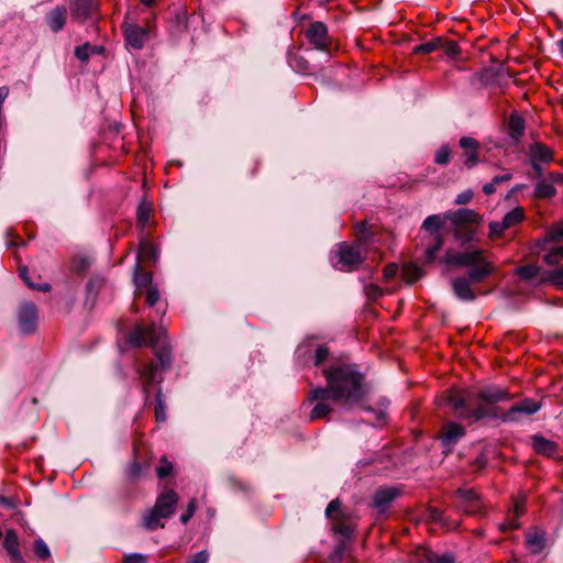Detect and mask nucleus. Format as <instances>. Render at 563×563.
<instances>
[{
    "label": "nucleus",
    "mask_w": 563,
    "mask_h": 563,
    "mask_svg": "<svg viewBox=\"0 0 563 563\" xmlns=\"http://www.w3.org/2000/svg\"><path fill=\"white\" fill-rule=\"evenodd\" d=\"M327 379L325 388H316L308 400L317 401L310 419H319L332 410L329 401L336 400L343 405L358 402L363 397V377L352 365H334L323 371Z\"/></svg>",
    "instance_id": "1"
},
{
    "label": "nucleus",
    "mask_w": 563,
    "mask_h": 563,
    "mask_svg": "<svg viewBox=\"0 0 563 563\" xmlns=\"http://www.w3.org/2000/svg\"><path fill=\"white\" fill-rule=\"evenodd\" d=\"M165 335L166 332L163 328L156 329L154 324L150 327L137 324L129 333L126 339L128 343L134 347L143 345L155 347L157 362L151 361L137 367L139 378L141 380L145 398L148 397L152 385L161 383V372L169 367L172 364L170 349L165 342Z\"/></svg>",
    "instance_id": "2"
},
{
    "label": "nucleus",
    "mask_w": 563,
    "mask_h": 563,
    "mask_svg": "<svg viewBox=\"0 0 563 563\" xmlns=\"http://www.w3.org/2000/svg\"><path fill=\"white\" fill-rule=\"evenodd\" d=\"M448 404L453 408L456 415L464 420L477 421L486 417L496 416L494 409L484 404L475 406L474 394L463 390H449Z\"/></svg>",
    "instance_id": "3"
},
{
    "label": "nucleus",
    "mask_w": 563,
    "mask_h": 563,
    "mask_svg": "<svg viewBox=\"0 0 563 563\" xmlns=\"http://www.w3.org/2000/svg\"><path fill=\"white\" fill-rule=\"evenodd\" d=\"M178 503V495L173 489L163 490L152 509H150L143 519V525L148 530H156L157 528H163L164 525L161 523V519L170 517L176 508Z\"/></svg>",
    "instance_id": "4"
},
{
    "label": "nucleus",
    "mask_w": 563,
    "mask_h": 563,
    "mask_svg": "<svg viewBox=\"0 0 563 563\" xmlns=\"http://www.w3.org/2000/svg\"><path fill=\"white\" fill-rule=\"evenodd\" d=\"M454 225V235L461 241H471L479 223V216L471 209H460L446 216Z\"/></svg>",
    "instance_id": "5"
},
{
    "label": "nucleus",
    "mask_w": 563,
    "mask_h": 563,
    "mask_svg": "<svg viewBox=\"0 0 563 563\" xmlns=\"http://www.w3.org/2000/svg\"><path fill=\"white\" fill-rule=\"evenodd\" d=\"M443 227V221L440 216H429L422 224V228L430 233L431 244H429L424 252V261L427 263L433 262L437 253L443 245V239L439 234V230Z\"/></svg>",
    "instance_id": "6"
},
{
    "label": "nucleus",
    "mask_w": 563,
    "mask_h": 563,
    "mask_svg": "<svg viewBox=\"0 0 563 563\" xmlns=\"http://www.w3.org/2000/svg\"><path fill=\"white\" fill-rule=\"evenodd\" d=\"M306 38L309 44L321 52L330 53L332 49V38L329 35L328 27L323 22L317 21L306 30Z\"/></svg>",
    "instance_id": "7"
},
{
    "label": "nucleus",
    "mask_w": 563,
    "mask_h": 563,
    "mask_svg": "<svg viewBox=\"0 0 563 563\" xmlns=\"http://www.w3.org/2000/svg\"><path fill=\"white\" fill-rule=\"evenodd\" d=\"M338 257L339 261L336 263V266L341 271H354L364 258L362 254L361 243H356L354 245H350L346 243L339 244Z\"/></svg>",
    "instance_id": "8"
},
{
    "label": "nucleus",
    "mask_w": 563,
    "mask_h": 563,
    "mask_svg": "<svg viewBox=\"0 0 563 563\" xmlns=\"http://www.w3.org/2000/svg\"><path fill=\"white\" fill-rule=\"evenodd\" d=\"M454 501L457 509L466 514H479L484 509V503L473 489L460 488L454 493Z\"/></svg>",
    "instance_id": "9"
},
{
    "label": "nucleus",
    "mask_w": 563,
    "mask_h": 563,
    "mask_svg": "<svg viewBox=\"0 0 563 563\" xmlns=\"http://www.w3.org/2000/svg\"><path fill=\"white\" fill-rule=\"evenodd\" d=\"M541 408V404L531 398H525L514 404L508 410L500 413L499 418L504 422H516L519 421L522 416H531L538 412Z\"/></svg>",
    "instance_id": "10"
},
{
    "label": "nucleus",
    "mask_w": 563,
    "mask_h": 563,
    "mask_svg": "<svg viewBox=\"0 0 563 563\" xmlns=\"http://www.w3.org/2000/svg\"><path fill=\"white\" fill-rule=\"evenodd\" d=\"M474 398L475 406L478 404H484L485 406L493 408L496 413L494 418H496L500 415L497 413L494 405L500 401L509 400L510 394L507 391V389L498 386H486L481 388L477 394H474Z\"/></svg>",
    "instance_id": "11"
},
{
    "label": "nucleus",
    "mask_w": 563,
    "mask_h": 563,
    "mask_svg": "<svg viewBox=\"0 0 563 563\" xmlns=\"http://www.w3.org/2000/svg\"><path fill=\"white\" fill-rule=\"evenodd\" d=\"M122 29L126 44L134 49H141L145 42L148 40L150 33L152 32L150 24L146 26H140L134 23L125 22L122 25Z\"/></svg>",
    "instance_id": "12"
},
{
    "label": "nucleus",
    "mask_w": 563,
    "mask_h": 563,
    "mask_svg": "<svg viewBox=\"0 0 563 563\" xmlns=\"http://www.w3.org/2000/svg\"><path fill=\"white\" fill-rule=\"evenodd\" d=\"M19 327L23 333H32L36 328L37 310L31 302H25L19 310Z\"/></svg>",
    "instance_id": "13"
},
{
    "label": "nucleus",
    "mask_w": 563,
    "mask_h": 563,
    "mask_svg": "<svg viewBox=\"0 0 563 563\" xmlns=\"http://www.w3.org/2000/svg\"><path fill=\"white\" fill-rule=\"evenodd\" d=\"M446 262L450 264H455L457 266L472 267L477 265L485 257L483 256V252L479 250H473L462 253H450L448 252L445 255Z\"/></svg>",
    "instance_id": "14"
},
{
    "label": "nucleus",
    "mask_w": 563,
    "mask_h": 563,
    "mask_svg": "<svg viewBox=\"0 0 563 563\" xmlns=\"http://www.w3.org/2000/svg\"><path fill=\"white\" fill-rule=\"evenodd\" d=\"M526 511V497L518 496L514 499V508L509 511L508 517L505 522L499 526L500 531L506 532L511 529H518L520 523L518 521L519 517L522 516Z\"/></svg>",
    "instance_id": "15"
},
{
    "label": "nucleus",
    "mask_w": 563,
    "mask_h": 563,
    "mask_svg": "<svg viewBox=\"0 0 563 563\" xmlns=\"http://www.w3.org/2000/svg\"><path fill=\"white\" fill-rule=\"evenodd\" d=\"M472 283L466 277H455L451 282L452 290L455 297L462 301H474L476 299V292L472 287Z\"/></svg>",
    "instance_id": "16"
},
{
    "label": "nucleus",
    "mask_w": 563,
    "mask_h": 563,
    "mask_svg": "<svg viewBox=\"0 0 563 563\" xmlns=\"http://www.w3.org/2000/svg\"><path fill=\"white\" fill-rule=\"evenodd\" d=\"M460 146L464 150V165L467 168H473L477 163L479 162L478 158V150H479V143L473 137L470 136H463L460 140Z\"/></svg>",
    "instance_id": "17"
},
{
    "label": "nucleus",
    "mask_w": 563,
    "mask_h": 563,
    "mask_svg": "<svg viewBox=\"0 0 563 563\" xmlns=\"http://www.w3.org/2000/svg\"><path fill=\"white\" fill-rule=\"evenodd\" d=\"M398 496L399 490L395 487L379 488L373 497V506L384 512Z\"/></svg>",
    "instance_id": "18"
},
{
    "label": "nucleus",
    "mask_w": 563,
    "mask_h": 563,
    "mask_svg": "<svg viewBox=\"0 0 563 563\" xmlns=\"http://www.w3.org/2000/svg\"><path fill=\"white\" fill-rule=\"evenodd\" d=\"M325 516H327V518H329L333 521L338 532L345 534V536H347L351 532L350 528L343 526V523H342V519H343L344 515L341 511V503L339 499H333L329 503V505L325 509Z\"/></svg>",
    "instance_id": "19"
},
{
    "label": "nucleus",
    "mask_w": 563,
    "mask_h": 563,
    "mask_svg": "<svg viewBox=\"0 0 563 563\" xmlns=\"http://www.w3.org/2000/svg\"><path fill=\"white\" fill-rule=\"evenodd\" d=\"M526 545L533 554L540 553L545 547V532L539 528L528 529L525 533Z\"/></svg>",
    "instance_id": "20"
},
{
    "label": "nucleus",
    "mask_w": 563,
    "mask_h": 563,
    "mask_svg": "<svg viewBox=\"0 0 563 563\" xmlns=\"http://www.w3.org/2000/svg\"><path fill=\"white\" fill-rule=\"evenodd\" d=\"M465 434L464 427L456 422H449L443 428L441 434L442 444L445 448H451Z\"/></svg>",
    "instance_id": "21"
},
{
    "label": "nucleus",
    "mask_w": 563,
    "mask_h": 563,
    "mask_svg": "<svg viewBox=\"0 0 563 563\" xmlns=\"http://www.w3.org/2000/svg\"><path fill=\"white\" fill-rule=\"evenodd\" d=\"M494 272V266L486 258L482 260L477 265L470 267V271L464 276L471 280L472 284L483 282Z\"/></svg>",
    "instance_id": "22"
},
{
    "label": "nucleus",
    "mask_w": 563,
    "mask_h": 563,
    "mask_svg": "<svg viewBox=\"0 0 563 563\" xmlns=\"http://www.w3.org/2000/svg\"><path fill=\"white\" fill-rule=\"evenodd\" d=\"M529 157L531 162L548 164L554 159V153L547 145L536 142L529 146Z\"/></svg>",
    "instance_id": "23"
},
{
    "label": "nucleus",
    "mask_w": 563,
    "mask_h": 563,
    "mask_svg": "<svg viewBox=\"0 0 563 563\" xmlns=\"http://www.w3.org/2000/svg\"><path fill=\"white\" fill-rule=\"evenodd\" d=\"M417 563H454L450 554H437L427 548H419L416 553Z\"/></svg>",
    "instance_id": "24"
},
{
    "label": "nucleus",
    "mask_w": 563,
    "mask_h": 563,
    "mask_svg": "<svg viewBox=\"0 0 563 563\" xmlns=\"http://www.w3.org/2000/svg\"><path fill=\"white\" fill-rule=\"evenodd\" d=\"M96 8V0H73L70 3L71 14L77 19H87Z\"/></svg>",
    "instance_id": "25"
},
{
    "label": "nucleus",
    "mask_w": 563,
    "mask_h": 563,
    "mask_svg": "<svg viewBox=\"0 0 563 563\" xmlns=\"http://www.w3.org/2000/svg\"><path fill=\"white\" fill-rule=\"evenodd\" d=\"M67 19V10L64 5H57L46 16L47 24L53 32H59Z\"/></svg>",
    "instance_id": "26"
},
{
    "label": "nucleus",
    "mask_w": 563,
    "mask_h": 563,
    "mask_svg": "<svg viewBox=\"0 0 563 563\" xmlns=\"http://www.w3.org/2000/svg\"><path fill=\"white\" fill-rule=\"evenodd\" d=\"M532 448L537 453L549 457H552L558 453V444L541 435L532 437Z\"/></svg>",
    "instance_id": "27"
},
{
    "label": "nucleus",
    "mask_w": 563,
    "mask_h": 563,
    "mask_svg": "<svg viewBox=\"0 0 563 563\" xmlns=\"http://www.w3.org/2000/svg\"><path fill=\"white\" fill-rule=\"evenodd\" d=\"M134 283L136 286L137 294H143V290L153 287L152 274L147 271H144L141 264L135 265Z\"/></svg>",
    "instance_id": "28"
},
{
    "label": "nucleus",
    "mask_w": 563,
    "mask_h": 563,
    "mask_svg": "<svg viewBox=\"0 0 563 563\" xmlns=\"http://www.w3.org/2000/svg\"><path fill=\"white\" fill-rule=\"evenodd\" d=\"M540 250L544 252L543 262L548 265H555L563 260V246H549V244H540Z\"/></svg>",
    "instance_id": "29"
},
{
    "label": "nucleus",
    "mask_w": 563,
    "mask_h": 563,
    "mask_svg": "<svg viewBox=\"0 0 563 563\" xmlns=\"http://www.w3.org/2000/svg\"><path fill=\"white\" fill-rule=\"evenodd\" d=\"M157 258V249L156 246L147 241V240H141L139 245V252H137V261L140 264L141 262H155Z\"/></svg>",
    "instance_id": "30"
},
{
    "label": "nucleus",
    "mask_w": 563,
    "mask_h": 563,
    "mask_svg": "<svg viewBox=\"0 0 563 563\" xmlns=\"http://www.w3.org/2000/svg\"><path fill=\"white\" fill-rule=\"evenodd\" d=\"M525 129H526V125H525V120L522 119V117L519 115L518 113H512L509 117V121H508L509 136L511 139H514L516 142H518L519 139L523 135Z\"/></svg>",
    "instance_id": "31"
},
{
    "label": "nucleus",
    "mask_w": 563,
    "mask_h": 563,
    "mask_svg": "<svg viewBox=\"0 0 563 563\" xmlns=\"http://www.w3.org/2000/svg\"><path fill=\"white\" fill-rule=\"evenodd\" d=\"M541 283H548L563 289V265L553 271L542 272Z\"/></svg>",
    "instance_id": "32"
},
{
    "label": "nucleus",
    "mask_w": 563,
    "mask_h": 563,
    "mask_svg": "<svg viewBox=\"0 0 563 563\" xmlns=\"http://www.w3.org/2000/svg\"><path fill=\"white\" fill-rule=\"evenodd\" d=\"M556 195L555 187L545 177L542 178L534 187V196L538 199L552 198Z\"/></svg>",
    "instance_id": "33"
},
{
    "label": "nucleus",
    "mask_w": 563,
    "mask_h": 563,
    "mask_svg": "<svg viewBox=\"0 0 563 563\" xmlns=\"http://www.w3.org/2000/svg\"><path fill=\"white\" fill-rule=\"evenodd\" d=\"M563 241V221H559L548 229L540 244H550Z\"/></svg>",
    "instance_id": "34"
},
{
    "label": "nucleus",
    "mask_w": 563,
    "mask_h": 563,
    "mask_svg": "<svg viewBox=\"0 0 563 563\" xmlns=\"http://www.w3.org/2000/svg\"><path fill=\"white\" fill-rule=\"evenodd\" d=\"M3 545L8 553L15 560H20V551H19V538L15 531L9 530L7 531Z\"/></svg>",
    "instance_id": "35"
},
{
    "label": "nucleus",
    "mask_w": 563,
    "mask_h": 563,
    "mask_svg": "<svg viewBox=\"0 0 563 563\" xmlns=\"http://www.w3.org/2000/svg\"><path fill=\"white\" fill-rule=\"evenodd\" d=\"M525 211L521 207L514 208L503 219L504 227L510 229L523 220Z\"/></svg>",
    "instance_id": "36"
},
{
    "label": "nucleus",
    "mask_w": 563,
    "mask_h": 563,
    "mask_svg": "<svg viewBox=\"0 0 563 563\" xmlns=\"http://www.w3.org/2000/svg\"><path fill=\"white\" fill-rule=\"evenodd\" d=\"M515 272L520 278H522L525 280H532L536 277H539L541 279V274H542L540 267L537 265L519 266L516 268Z\"/></svg>",
    "instance_id": "37"
},
{
    "label": "nucleus",
    "mask_w": 563,
    "mask_h": 563,
    "mask_svg": "<svg viewBox=\"0 0 563 563\" xmlns=\"http://www.w3.org/2000/svg\"><path fill=\"white\" fill-rule=\"evenodd\" d=\"M422 275L421 268L416 264H406L402 268V277L408 284H412L418 280Z\"/></svg>",
    "instance_id": "38"
},
{
    "label": "nucleus",
    "mask_w": 563,
    "mask_h": 563,
    "mask_svg": "<svg viewBox=\"0 0 563 563\" xmlns=\"http://www.w3.org/2000/svg\"><path fill=\"white\" fill-rule=\"evenodd\" d=\"M155 402H156L155 404V417H156V420L159 421V422L166 421V419H167L166 406L164 404L163 395H162V390L161 389H158L157 393H156Z\"/></svg>",
    "instance_id": "39"
},
{
    "label": "nucleus",
    "mask_w": 563,
    "mask_h": 563,
    "mask_svg": "<svg viewBox=\"0 0 563 563\" xmlns=\"http://www.w3.org/2000/svg\"><path fill=\"white\" fill-rule=\"evenodd\" d=\"M442 41L441 38H435L430 42L422 43L417 45L413 48L415 54H429L434 52L437 48L441 47Z\"/></svg>",
    "instance_id": "40"
},
{
    "label": "nucleus",
    "mask_w": 563,
    "mask_h": 563,
    "mask_svg": "<svg viewBox=\"0 0 563 563\" xmlns=\"http://www.w3.org/2000/svg\"><path fill=\"white\" fill-rule=\"evenodd\" d=\"M20 277L24 280V283L32 289L42 290V291H49L51 286L47 283L44 284H33L30 282L27 277V267L22 266L19 268Z\"/></svg>",
    "instance_id": "41"
},
{
    "label": "nucleus",
    "mask_w": 563,
    "mask_h": 563,
    "mask_svg": "<svg viewBox=\"0 0 563 563\" xmlns=\"http://www.w3.org/2000/svg\"><path fill=\"white\" fill-rule=\"evenodd\" d=\"M152 212L151 205L146 201H142L137 207V221L142 227H145L150 220Z\"/></svg>",
    "instance_id": "42"
},
{
    "label": "nucleus",
    "mask_w": 563,
    "mask_h": 563,
    "mask_svg": "<svg viewBox=\"0 0 563 563\" xmlns=\"http://www.w3.org/2000/svg\"><path fill=\"white\" fill-rule=\"evenodd\" d=\"M33 550L35 555L41 560H47L51 556V551L42 539L34 541Z\"/></svg>",
    "instance_id": "43"
},
{
    "label": "nucleus",
    "mask_w": 563,
    "mask_h": 563,
    "mask_svg": "<svg viewBox=\"0 0 563 563\" xmlns=\"http://www.w3.org/2000/svg\"><path fill=\"white\" fill-rule=\"evenodd\" d=\"M451 150L448 145H442L434 153V163L439 165H446L449 163Z\"/></svg>",
    "instance_id": "44"
},
{
    "label": "nucleus",
    "mask_w": 563,
    "mask_h": 563,
    "mask_svg": "<svg viewBox=\"0 0 563 563\" xmlns=\"http://www.w3.org/2000/svg\"><path fill=\"white\" fill-rule=\"evenodd\" d=\"M173 464L165 456L161 459V465L157 467V476L164 478L173 473Z\"/></svg>",
    "instance_id": "45"
},
{
    "label": "nucleus",
    "mask_w": 563,
    "mask_h": 563,
    "mask_svg": "<svg viewBox=\"0 0 563 563\" xmlns=\"http://www.w3.org/2000/svg\"><path fill=\"white\" fill-rule=\"evenodd\" d=\"M142 295H145V301L148 306H154L159 299V292L155 286L143 290Z\"/></svg>",
    "instance_id": "46"
},
{
    "label": "nucleus",
    "mask_w": 563,
    "mask_h": 563,
    "mask_svg": "<svg viewBox=\"0 0 563 563\" xmlns=\"http://www.w3.org/2000/svg\"><path fill=\"white\" fill-rule=\"evenodd\" d=\"M506 227H504L503 221H494L489 223V236L490 238H499L504 231H506Z\"/></svg>",
    "instance_id": "47"
},
{
    "label": "nucleus",
    "mask_w": 563,
    "mask_h": 563,
    "mask_svg": "<svg viewBox=\"0 0 563 563\" xmlns=\"http://www.w3.org/2000/svg\"><path fill=\"white\" fill-rule=\"evenodd\" d=\"M91 45L89 43H86L81 46L76 47L75 55L76 57L81 62H87L90 54Z\"/></svg>",
    "instance_id": "48"
},
{
    "label": "nucleus",
    "mask_w": 563,
    "mask_h": 563,
    "mask_svg": "<svg viewBox=\"0 0 563 563\" xmlns=\"http://www.w3.org/2000/svg\"><path fill=\"white\" fill-rule=\"evenodd\" d=\"M441 46L448 56L454 57L460 53L459 45L454 41L442 42Z\"/></svg>",
    "instance_id": "49"
},
{
    "label": "nucleus",
    "mask_w": 563,
    "mask_h": 563,
    "mask_svg": "<svg viewBox=\"0 0 563 563\" xmlns=\"http://www.w3.org/2000/svg\"><path fill=\"white\" fill-rule=\"evenodd\" d=\"M329 355V350L324 345L318 346V349L314 352V365L318 366L324 362V360Z\"/></svg>",
    "instance_id": "50"
},
{
    "label": "nucleus",
    "mask_w": 563,
    "mask_h": 563,
    "mask_svg": "<svg viewBox=\"0 0 563 563\" xmlns=\"http://www.w3.org/2000/svg\"><path fill=\"white\" fill-rule=\"evenodd\" d=\"M427 518L432 522L443 523V512L439 508H429L427 510Z\"/></svg>",
    "instance_id": "51"
},
{
    "label": "nucleus",
    "mask_w": 563,
    "mask_h": 563,
    "mask_svg": "<svg viewBox=\"0 0 563 563\" xmlns=\"http://www.w3.org/2000/svg\"><path fill=\"white\" fill-rule=\"evenodd\" d=\"M196 511V500L191 499L188 504L187 511L180 516L181 523H187Z\"/></svg>",
    "instance_id": "52"
},
{
    "label": "nucleus",
    "mask_w": 563,
    "mask_h": 563,
    "mask_svg": "<svg viewBox=\"0 0 563 563\" xmlns=\"http://www.w3.org/2000/svg\"><path fill=\"white\" fill-rule=\"evenodd\" d=\"M473 199V191L472 190H465L461 194H459L455 198L456 205H466Z\"/></svg>",
    "instance_id": "53"
},
{
    "label": "nucleus",
    "mask_w": 563,
    "mask_h": 563,
    "mask_svg": "<svg viewBox=\"0 0 563 563\" xmlns=\"http://www.w3.org/2000/svg\"><path fill=\"white\" fill-rule=\"evenodd\" d=\"M123 563H146V558L139 553H133L124 556Z\"/></svg>",
    "instance_id": "54"
},
{
    "label": "nucleus",
    "mask_w": 563,
    "mask_h": 563,
    "mask_svg": "<svg viewBox=\"0 0 563 563\" xmlns=\"http://www.w3.org/2000/svg\"><path fill=\"white\" fill-rule=\"evenodd\" d=\"M208 558H209V555H208L207 551H200L197 554H195L192 558H190L187 563H207Z\"/></svg>",
    "instance_id": "55"
},
{
    "label": "nucleus",
    "mask_w": 563,
    "mask_h": 563,
    "mask_svg": "<svg viewBox=\"0 0 563 563\" xmlns=\"http://www.w3.org/2000/svg\"><path fill=\"white\" fill-rule=\"evenodd\" d=\"M554 186V184H563V173L552 172L547 177Z\"/></svg>",
    "instance_id": "56"
},
{
    "label": "nucleus",
    "mask_w": 563,
    "mask_h": 563,
    "mask_svg": "<svg viewBox=\"0 0 563 563\" xmlns=\"http://www.w3.org/2000/svg\"><path fill=\"white\" fill-rule=\"evenodd\" d=\"M398 272V266L396 264H388L384 268V276L385 278L389 279L393 278Z\"/></svg>",
    "instance_id": "57"
},
{
    "label": "nucleus",
    "mask_w": 563,
    "mask_h": 563,
    "mask_svg": "<svg viewBox=\"0 0 563 563\" xmlns=\"http://www.w3.org/2000/svg\"><path fill=\"white\" fill-rule=\"evenodd\" d=\"M512 178V175L510 173H506L504 175H498V176H495L493 179H492V183L497 186L504 181H508Z\"/></svg>",
    "instance_id": "58"
},
{
    "label": "nucleus",
    "mask_w": 563,
    "mask_h": 563,
    "mask_svg": "<svg viewBox=\"0 0 563 563\" xmlns=\"http://www.w3.org/2000/svg\"><path fill=\"white\" fill-rule=\"evenodd\" d=\"M483 191L485 195L489 196L496 191V186L490 181L483 186Z\"/></svg>",
    "instance_id": "59"
},
{
    "label": "nucleus",
    "mask_w": 563,
    "mask_h": 563,
    "mask_svg": "<svg viewBox=\"0 0 563 563\" xmlns=\"http://www.w3.org/2000/svg\"><path fill=\"white\" fill-rule=\"evenodd\" d=\"M140 471H141V467L137 463H133L131 466H130V470H129V475L131 477H135L140 474Z\"/></svg>",
    "instance_id": "60"
},
{
    "label": "nucleus",
    "mask_w": 563,
    "mask_h": 563,
    "mask_svg": "<svg viewBox=\"0 0 563 563\" xmlns=\"http://www.w3.org/2000/svg\"><path fill=\"white\" fill-rule=\"evenodd\" d=\"M532 169L534 170L537 177L541 178L543 175V170L540 166L539 162H531Z\"/></svg>",
    "instance_id": "61"
},
{
    "label": "nucleus",
    "mask_w": 563,
    "mask_h": 563,
    "mask_svg": "<svg viewBox=\"0 0 563 563\" xmlns=\"http://www.w3.org/2000/svg\"><path fill=\"white\" fill-rule=\"evenodd\" d=\"M103 48L101 46H91L90 54H101Z\"/></svg>",
    "instance_id": "62"
},
{
    "label": "nucleus",
    "mask_w": 563,
    "mask_h": 563,
    "mask_svg": "<svg viewBox=\"0 0 563 563\" xmlns=\"http://www.w3.org/2000/svg\"><path fill=\"white\" fill-rule=\"evenodd\" d=\"M142 4L146 5V7H152L155 4V1L156 0H140Z\"/></svg>",
    "instance_id": "63"
},
{
    "label": "nucleus",
    "mask_w": 563,
    "mask_h": 563,
    "mask_svg": "<svg viewBox=\"0 0 563 563\" xmlns=\"http://www.w3.org/2000/svg\"><path fill=\"white\" fill-rule=\"evenodd\" d=\"M560 49H561V53L563 54V38L560 41Z\"/></svg>",
    "instance_id": "64"
}]
</instances>
